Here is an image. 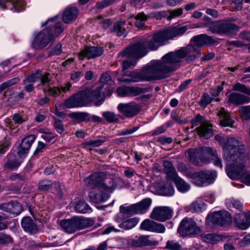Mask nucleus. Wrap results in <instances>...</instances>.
I'll use <instances>...</instances> for the list:
<instances>
[{"mask_svg": "<svg viewBox=\"0 0 250 250\" xmlns=\"http://www.w3.org/2000/svg\"><path fill=\"white\" fill-rule=\"evenodd\" d=\"M94 222L93 218L76 216L70 219L62 220L60 225L64 231L68 233H73L77 230L92 227Z\"/></svg>", "mask_w": 250, "mask_h": 250, "instance_id": "obj_4", "label": "nucleus"}, {"mask_svg": "<svg viewBox=\"0 0 250 250\" xmlns=\"http://www.w3.org/2000/svg\"><path fill=\"white\" fill-rule=\"evenodd\" d=\"M200 229L195 221L191 218H185L180 224L178 229V233L182 236L198 233Z\"/></svg>", "mask_w": 250, "mask_h": 250, "instance_id": "obj_13", "label": "nucleus"}, {"mask_svg": "<svg viewBox=\"0 0 250 250\" xmlns=\"http://www.w3.org/2000/svg\"><path fill=\"white\" fill-rule=\"evenodd\" d=\"M213 99V98L210 97L208 93H204L200 101V104L202 106L206 107Z\"/></svg>", "mask_w": 250, "mask_h": 250, "instance_id": "obj_56", "label": "nucleus"}, {"mask_svg": "<svg viewBox=\"0 0 250 250\" xmlns=\"http://www.w3.org/2000/svg\"><path fill=\"white\" fill-rule=\"evenodd\" d=\"M127 76L130 77L133 83L141 81V73L139 71H133L126 74Z\"/></svg>", "mask_w": 250, "mask_h": 250, "instance_id": "obj_59", "label": "nucleus"}, {"mask_svg": "<svg viewBox=\"0 0 250 250\" xmlns=\"http://www.w3.org/2000/svg\"><path fill=\"white\" fill-rule=\"evenodd\" d=\"M216 177V171L212 170L200 171L190 175L192 182L197 186L201 187L211 184Z\"/></svg>", "mask_w": 250, "mask_h": 250, "instance_id": "obj_8", "label": "nucleus"}, {"mask_svg": "<svg viewBox=\"0 0 250 250\" xmlns=\"http://www.w3.org/2000/svg\"><path fill=\"white\" fill-rule=\"evenodd\" d=\"M190 208L193 211L200 212L206 209V205L202 201H196L191 204Z\"/></svg>", "mask_w": 250, "mask_h": 250, "instance_id": "obj_44", "label": "nucleus"}, {"mask_svg": "<svg viewBox=\"0 0 250 250\" xmlns=\"http://www.w3.org/2000/svg\"><path fill=\"white\" fill-rule=\"evenodd\" d=\"M192 127L194 126H197L199 124L200 126L197 127L196 129L197 131L198 134L204 139H208L212 137L213 135L211 126L204 120L203 116L198 114L192 121Z\"/></svg>", "mask_w": 250, "mask_h": 250, "instance_id": "obj_11", "label": "nucleus"}, {"mask_svg": "<svg viewBox=\"0 0 250 250\" xmlns=\"http://www.w3.org/2000/svg\"><path fill=\"white\" fill-rule=\"evenodd\" d=\"M193 44L200 48L205 45H210L214 43L213 40L206 34H201L193 38Z\"/></svg>", "mask_w": 250, "mask_h": 250, "instance_id": "obj_30", "label": "nucleus"}, {"mask_svg": "<svg viewBox=\"0 0 250 250\" xmlns=\"http://www.w3.org/2000/svg\"><path fill=\"white\" fill-rule=\"evenodd\" d=\"M173 211L167 206H158L153 208L150 217L160 222H165L170 219L173 215Z\"/></svg>", "mask_w": 250, "mask_h": 250, "instance_id": "obj_14", "label": "nucleus"}, {"mask_svg": "<svg viewBox=\"0 0 250 250\" xmlns=\"http://www.w3.org/2000/svg\"><path fill=\"white\" fill-rule=\"evenodd\" d=\"M117 93L120 97H134L141 94V88L134 86H121L117 88Z\"/></svg>", "mask_w": 250, "mask_h": 250, "instance_id": "obj_23", "label": "nucleus"}, {"mask_svg": "<svg viewBox=\"0 0 250 250\" xmlns=\"http://www.w3.org/2000/svg\"><path fill=\"white\" fill-rule=\"evenodd\" d=\"M7 162L5 167L9 169H14L18 167L21 165V161L14 154H9L7 156Z\"/></svg>", "mask_w": 250, "mask_h": 250, "instance_id": "obj_35", "label": "nucleus"}, {"mask_svg": "<svg viewBox=\"0 0 250 250\" xmlns=\"http://www.w3.org/2000/svg\"><path fill=\"white\" fill-rule=\"evenodd\" d=\"M21 225L23 229L27 232L31 233L37 232V226L30 217L23 218L21 220Z\"/></svg>", "mask_w": 250, "mask_h": 250, "instance_id": "obj_32", "label": "nucleus"}, {"mask_svg": "<svg viewBox=\"0 0 250 250\" xmlns=\"http://www.w3.org/2000/svg\"><path fill=\"white\" fill-rule=\"evenodd\" d=\"M6 2L12 5L10 9L14 11L20 12L24 9V2L23 0H0V8H7Z\"/></svg>", "mask_w": 250, "mask_h": 250, "instance_id": "obj_26", "label": "nucleus"}, {"mask_svg": "<svg viewBox=\"0 0 250 250\" xmlns=\"http://www.w3.org/2000/svg\"><path fill=\"white\" fill-rule=\"evenodd\" d=\"M234 91H240L250 95V87L239 83H237L233 86Z\"/></svg>", "mask_w": 250, "mask_h": 250, "instance_id": "obj_50", "label": "nucleus"}, {"mask_svg": "<svg viewBox=\"0 0 250 250\" xmlns=\"http://www.w3.org/2000/svg\"><path fill=\"white\" fill-rule=\"evenodd\" d=\"M103 116L109 123H115L119 121L118 116L112 112H104L103 113Z\"/></svg>", "mask_w": 250, "mask_h": 250, "instance_id": "obj_52", "label": "nucleus"}, {"mask_svg": "<svg viewBox=\"0 0 250 250\" xmlns=\"http://www.w3.org/2000/svg\"><path fill=\"white\" fill-rule=\"evenodd\" d=\"M105 177V173L103 172H95L84 179L85 185L90 188L102 187L103 182Z\"/></svg>", "mask_w": 250, "mask_h": 250, "instance_id": "obj_17", "label": "nucleus"}, {"mask_svg": "<svg viewBox=\"0 0 250 250\" xmlns=\"http://www.w3.org/2000/svg\"><path fill=\"white\" fill-rule=\"evenodd\" d=\"M25 178L26 177L23 173L13 174L9 177L11 181L17 182L23 181L25 179Z\"/></svg>", "mask_w": 250, "mask_h": 250, "instance_id": "obj_64", "label": "nucleus"}, {"mask_svg": "<svg viewBox=\"0 0 250 250\" xmlns=\"http://www.w3.org/2000/svg\"><path fill=\"white\" fill-rule=\"evenodd\" d=\"M106 137L105 136H100L96 140H91L87 141L84 143L85 146H90L92 147H98L103 145L106 142Z\"/></svg>", "mask_w": 250, "mask_h": 250, "instance_id": "obj_43", "label": "nucleus"}, {"mask_svg": "<svg viewBox=\"0 0 250 250\" xmlns=\"http://www.w3.org/2000/svg\"><path fill=\"white\" fill-rule=\"evenodd\" d=\"M104 53L102 47L86 46L79 53L80 57L87 58L88 59H93L101 56Z\"/></svg>", "mask_w": 250, "mask_h": 250, "instance_id": "obj_20", "label": "nucleus"}, {"mask_svg": "<svg viewBox=\"0 0 250 250\" xmlns=\"http://www.w3.org/2000/svg\"><path fill=\"white\" fill-rule=\"evenodd\" d=\"M20 79L18 78H14L0 84V92L3 91L8 87L12 86L19 82Z\"/></svg>", "mask_w": 250, "mask_h": 250, "instance_id": "obj_53", "label": "nucleus"}, {"mask_svg": "<svg viewBox=\"0 0 250 250\" xmlns=\"http://www.w3.org/2000/svg\"><path fill=\"white\" fill-rule=\"evenodd\" d=\"M62 52V45L59 43L56 44L49 52V56L60 55Z\"/></svg>", "mask_w": 250, "mask_h": 250, "instance_id": "obj_61", "label": "nucleus"}, {"mask_svg": "<svg viewBox=\"0 0 250 250\" xmlns=\"http://www.w3.org/2000/svg\"><path fill=\"white\" fill-rule=\"evenodd\" d=\"M214 138L223 146L224 158L228 163L226 167V172L228 174V170L231 168L233 162L231 157H240L241 155L243 160H245L248 156L247 153L243 144L234 138H228L226 142L223 136L216 135Z\"/></svg>", "mask_w": 250, "mask_h": 250, "instance_id": "obj_2", "label": "nucleus"}, {"mask_svg": "<svg viewBox=\"0 0 250 250\" xmlns=\"http://www.w3.org/2000/svg\"><path fill=\"white\" fill-rule=\"evenodd\" d=\"M40 83L38 84L37 87L42 89L44 92H46L48 88L51 86L52 76L49 73H45L43 74H42V71L40 70Z\"/></svg>", "mask_w": 250, "mask_h": 250, "instance_id": "obj_29", "label": "nucleus"}, {"mask_svg": "<svg viewBox=\"0 0 250 250\" xmlns=\"http://www.w3.org/2000/svg\"><path fill=\"white\" fill-rule=\"evenodd\" d=\"M239 157H231L233 162L231 168L228 170V176L232 179H241L244 183L250 186V174L246 169L245 160L241 155Z\"/></svg>", "mask_w": 250, "mask_h": 250, "instance_id": "obj_3", "label": "nucleus"}, {"mask_svg": "<svg viewBox=\"0 0 250 250\" xmlns=\"http://www.w3.org/2000/svg\"><path fill=\"white\" fill-rule=\"evenodd\" d=\"M221 211L214 212L212 214H208L207 217V221L208 223L210 222L213 224L219 225L220 219L221 217Z\"/></svg>", "mask_w": 250, "mask_h": 250, "instance_id": "obj_46", "label": "nucleus"}, {"mask_svg": "<svg viewBox=\"0 0 250 250\" xmlns=\"http://www.w3.org/2000/svg\"><path fill=\"white\" fill-rule=\"evenodd\" d=\"M163 165L164 167V171L166 173L170 175L173 177L176 176L175 169L171 162L168 161H165Z\"/></svg>", "mask_w": 250, "mask_h": 250, "instance_id": "obj_48", "label": "nucleus"}, {"mask_svg": "<svg viewBox=\"0 0 250 250\" xmlns=\"http://www.w3.org/2000/svg\"><path fill=\"white\" fill-rule=\"evenodd\" d=\"M103 86H99L94 89L85 88V90L88 91L87 97L89 99V103L93 102L96 105L101 104L104 99V93L103 91Z\"/></svg>", "mask_w": 250, "mask_h": 250, "instance_id": "obj_18", "label": "nucleus"}, {"mask_svg": "<svg viewBox=\"0 0 250 250\" xmlns=\"http://www.w3.org/2000/svg\"><path fill=\"white\" fill-rule=\"evenodd\" d=\"M12 119L15 124L21 125L27 121L28 118L26 115L17 113L13 115Z\"/></svg>", "mask_w": 250, "mask_h": 250, "instance_id": "obj_54", "label": "nucleus"}, {"mask_svg": "<svg viewBox=\"0 0 250 250\" xmlns=\"http://www.w3.org/2000/svg\"><path fill=\"white\" fill-rule=\"evenodd\" d=\"M216 150L213 148L203 146L197 149L196 151V156L197 159L191 160L192 162L197 166H202L209 162L210 159L215 156Z\"/></svg>", "mask_w": 250, "mask_h": 250, "instance_id": "obj_12", "label": "nucleus"}, {"mask_svg": "<svg viewBox=\"0 0 250 250\" xmlns=\"http://www.w3.org/2000/svg\"><path fill=\"white\" fill-rule=\"evenodd\" d=\"M0 209L10 214L17 215L21 213L22 207L19 202L11 201L8 203L0 205Z\"/></svg>", "mask_w": 250, "mask_h": 250, "instance_id": "obj_24", "label": "nucleus"}, {"mask_svg": "<svg viewBox=\"0 0 250 250\" xmlns=\"http://www.w3.org/2000/svg\"><path fill=\"white\" fill-rule=\"evenodd\" d=\"M88 91L83 90L79 91L67 99L64 103L65 107L68 108L82 107L89 104V99L87 97Z\"/></svg>", "mask_w": 250, "mask_h": 250, "instance_id": "obj_9", "label": "nucleus"}, {"mask_svg": "<svg viewBox=\"0 0 250 250\" xmlns=\"http://www.w3.org/2000/svg\"><path fill=\"white\" fill-rule=\"evenodd\" d=\"M54 126L57 131V132L59 133H62L64 131V128L62 123L61 120L59 119H55Z\"/></svg>", "mask_w": 250, "mask_h": 250, "instance_id": "obj_63", "label": "nucleus"}, {"mask_svg": "<svg viewBox=\"0 0 250 250\" xmlns=\"http://www.w3.org/2000/svg\"><path fill=\"white\" fill-rule=\"evenodd\" d=\"M120 210L125 216H131L141 210V202L128 206H126L125 205H122L120 207Z\"/></svg>", "mask_w": 250, "mask_h": 250, "instance_id": "obj_28", "label": "nucleus"}, {"mask_svg": "<svg viewBox=\"0 0 250 250\" xmlns=\"http://www.w3.org/2000/svg\"><path fill=\"white\" fill-rule=\"evenodd\" d=\"M228 102L236 105L243 104L249 103L250 98L240 93L232 92L229 94H227Z\"/></svg>", "mask_w": 250, "mask_h": 250, "instance_id": "obj_25", "label": "nucleus"}, {"mask_svg": "<svg viewBox=\"0 0 250 250\" xmlns=\"http://www.w3.org/2000/svg\"><path fill=\"white\" fill-rule=\"evenodd\" d=\"M234 91H240L250 95V87L239 83H237L233 86Z\"/></svg>", "mask_w": 250, "mask_h": 250, "instance_id": "obj_49", "label": "nucleus"}, {"mask_svg": "<svg viewBox=\"0 0 250 250\" xmlns=\"http://www.w3.org/2000/svg\"><path fill=\"white\" fill-rule=\"evenodd\" d=\"M234 221L236 227L240 229H247L250 226V220L247 216L242 214L236 216L235 217Z\"/></svg>", "mask_w": 250, "mask_h": 250, "instance_id": "obj_33", "label": "nucleus"}, {"mask_svg": "<svg viewBox=\"0 0 250 250\" xmlns=\"http://www.w3.org/2000/svg\"><path fill=\"white\" fill-rule=\"evenodd\" d=\"M169 33L167 29L161 31L155 34L153 37H149L142 42V57L146 55L149 51L157 49L160 45L170 39Z\"/></svg>", "mask_w": 250, "mask_h": 250, "instance_id": "obj_5", "label": "nucleus"}, {"mask_svg": "<svg viewBox=\"0 0 250 250\" xmlns=\"http://www.w3.org/2000/svg\"><path fill=\"white\" fill-rule=\"evenodd\" d=\"M189 28L188 25H177L167 29L170 39L172 40L176 37L183 35Z\"/></svg>", "mask_w": 250, "mask_h": 250, "instance_id": "obj_34", "label": "nucleus"}, {"mask_svg": "<svg viewBox=\"0 0 250 250\" xmlns=\"http://www.w3.org/2000/svg\"><path fill=\"white\" fill-rule=\"evenodd\" d=\"M163 194L165 196H172L174 193V189L171 185H166L162 188Z\"/></svg>", "mask_w": 250, "mask_h": 250, "instance_id": "obj_60", "label": "nucleus"}, {"mask_svg": "<svg viewBox=\"0 0 250 250\" xmlns=\"http://www.w3.org/2000/svg\"><path fill=\"white\" fill-rule=\"evenodd\" d=\"M120 55L123 58L127 59L123 62V70L135 66L138 59L141 57L140 42L130 44L120 53Z\"/></svg>", "mask_w": 250, "mask_h": 250, "instance_id": "obj_6", "label": "nucleus"}, {"mask_svg": "<svg viewBox=\"0 0 250 250\" xmlns=\"http://www.w3.org/2000/svg\"><path fill=\"white\" fill-rule=\"evenodd\" d=\"M217 114L219 118L221 125L230 127L233 126L234 121L230 118L229 113L227 112L224 108H221Z\"/></svg>", "mask_w": 250, "mask_h": 250, "instance_id": "obj_27", "label": "nucleus"}, {"mask_svg": "<svg viewBox=\"0 0 250 250\" xmlns=\"http://www.w3.org/2000/svg\"><path fill=\"white\" fill-rule=\"evenodd\" d=\"M53 187V183L48 180H42L38 183V189L40 191H47Z\"/></svg>", "mask_w": 250, "mask_h": 250, "instance_id": "obj_47", "label": "nucleus"}, {"mask_svg": "<svg viewBox=\"0 0 250 250\" xmlns=\"http://www.w3.org/2000/svg\"><path fill=\"white\" fill-rule=\"evenodd\" d=\"M158 241L155 240L149 235L142 236V246H153L158 244Z\"/></svg>", "mask_w": 250, "mask_h": 250, "instance_id": "obj_45", "label": "nucleus"}, {"mask_svg": "<svg viewBox=\"0 0 250 250\" xmlns=\"http://www.w3.org/2000/svg\"><path fill=\"white\" fill-rule=\"evenodd\" d=\"M239 28L235 24L227 21H219L211 23L209 30L214 34L230 35L238 31Z\"/></svg>", "mask_w": 250, "mask_h": 250, "instance_id": "obj_10", "label": "nucleus"}, {"mask_svg": "<svg viewBox=\"0 0 250 250\" xmlns=\"http://www.w3.org/2000/svg\"><path fill=\"white\" fill-rule=\"evenodd\" d=\"M183 57L180 49L169 52L160 60L152 61L150 65L142 69V81H151L166 78L169 73L179 68Z\"/></svg>", "mask_w": 250, "mask_h": 250, "instance_id": "obj_1", "label": "nucleus"}, {"mask_svg": "<svg viewBox=\"0 0 250 250\" xmlns=\"http://www.w3.org/2000/svg\"><path fill=\"white\" fill-rule=\"evenodd\" d=\"M44 92L47 93L49 95L53 97H57L61 94L59 86L51 87V86H50L48 88L47 90Z\"/></svg>", "mask_w": 250, "mask_h": 250, "instance_id": "obj_62", "label": "nucleus"}, {"mask_svg": "<svg viewBox=\"0 0 250 250\" xmlns=\"http://www.w3.org/2000/svg\"><path fill=\"white\" fill-rule=\"evenodd\" d=\"M69 117L78 122H90L89 114L86 112H73L69 114Z\"/></svg>", "mask_w": 250, "mask_h": 250, "instance_id": "obj_37", "label": "nucleus"}, {"mask_svg": "<svg viewBox=\"0 0 250 250\" xmlns=\"http://www.w3.org/2000/svg\"><path fill=\"white\" fill-rule=\"evenodd\" d=\"M118 0H104L101 2H97L95 7L98 9H102L108 5L117 1Z\"/></svg>", "mask_w": 250, "mask_h": 250, "instance_id": "obj_57", "label": "nucleus"}, {"mask_svg": "<svg viewBox=\"0 0 250 250\" xmlns=\"http://www.w3.org/2000/svg\"><path fill=\"white\" fill-rule=\"evenodd\" d=\"M183 9L182 8H179L174 10L168 11L167 14V20L170 21L172 19L177 18L182 15Z\"/></svg>", "mask_w": 250, "mask_h": 250, "instance_id": "obj_51", "label": "nucleus"}, {"mask_svg": "<svg viewBox=\"0 0 250 250\" xmlns=\"http://www.w3.org/2000/svg\"><path fill=\"white\" fill-rule=\"evenodd\" d=\"M40 77V69H38L35 73L28 75L23 80V89L27 92H31L35 89L34 83L39 80Z\"/></svg>", "mask_w": 250, "mask_h": 250, "instance_id": "obj_21", "label": "nucleus"}, {"mask_svg": "<svg viewBox=\"0 0 250 250\" xmlns=\"http://www.w3.org/2000/svg\"><path fill=\"white\" fill-rule=\"evenodd\" d=\"M183 59L186 58V61L189 63L199 58L201 55V50L199 47L190 44L185 47L180 48Z\"/></svg>", "mask_w": 250, "mask_h": 250, "instance_id": "obj_15", "label": "nucleus"}, {"mask_svg": "<svg viewBox=\"0 0 250 250\" xmlns=\"http://www.w3.org/2000/svg\"><path fill=\"white\" fill-rule=\"evenodd\" d=\"M166 248L170 250H182V246L176 241L169 240L167 242Z\"/></svg>", "mask_w": 250, "mask_h": 250, "instance_id": "obj_55", "label": "nucleus"}, {"mask_svg": "<svg viewBox=\"0 0 250 250\" xmlns=\"http://www.w3.org/2000/svg\"><path fill=\"white\" fill-rule=\"evenodd\" d=\"M142 229L158 233L165 232V227L162 224L146 219L142 222Z\"/></svg>", "mask_w": 250, "mask_h": 250, "instance_id": "obj_19", "label": "nucleus"}, {"mask_svg": "<svg viewBox=\"0 0 250 250\" xmlns=\"http://www.w3.org/2000/svg\"><path fill=\"white\" fill-rule=\"evenodd\" d=\"M78 14V9L75 7H67L64 12L62 20L64 23H70L74 20Z\"/></svg>", "mask_w": 250, "mask_h": 250, "instance_id": "obj_31", "label": "nucleus"}, {"mask_svg": "<svg viewBox=\"0 0 250 250\" xmlns=\"http://www.w3.org/2000/svg\"><path fill=\"white\" fill-rule=\"evenodd\" d=\"M220 221L219 225L223 228H226L231 223L232 218L229 212L226 211H222Z\"/></svg>", "mask_w": 250, "mask_h": 250, "instance_id": "obj_38", "label": "nucleus"}, {"mask_svg": "<svg viewBox=\"0 0 250 250\" xmlns=\"http://www.w3.org/2000/svg\"><path fill=\"white\" fill-rule=\"evenodd\" d=\"M116 187L117 185L112 178L105 177L102 185V188L106 191L112 192Z\"/></svg>", "mask_w": 250, "mask_h": 250, "instance_id": "obj_40", "label": "nucleus"}, {"mask_svg": "<svg viewBox=\"0 0 250 250\" xmlns=\"http://www.w3.org/2000/svg\"><path fill=\"white\" fill-rule=\"evenodd\" d=\"M139 219L134 218L126 220L119 225V227L125 229H129L135 227L138 223Z\"/></svg>", "mask_w": 250, "mask_h": 250, "instance_id": "obj_42", "label": "nucleus"}, {"mask_svg": "<svg viewBox=\"0 0 250 250\" xmlns=\"http://www.w3.org/2000/svg\"><path fill=\"white\" fill-rule=\"evenodd\" d=\"M117 108L125 116L132 117L139 112L140 105L133 102L127 104L121 103L118 104Z\"/></svg>", "mask_w": 250, "mask_h": 250, "instance_id": "obj_16", "label": "nucleus"}, {"mask_svg": "<svg viewBox=\"0 0 250 250\" xmlns=\"http://www.w3.org/2000/svg\"><path fill=\"white\" fill-rule=\"evenodd\" d=\"M35 139L36 136L34 135H30L22 140L18 151V154L20 157L28 153L31 145Z\"/></svg>", "mask_w": 250, "mask_h": 250, "instance_id": "obj_22", "label": "nucleus"}, {"mask_svg": "<svg viewBox=\"0 0 250 250\" xmlns=\"http://www.w3.org/2000/svg\"><path fill=\"white\" fill-rule=\"evenodd\" d=\"M174 182L176 185L177 189L181 192L185 193L188 191L190 186L180 177L175 176L173 177Z\"/></svg>", "mask_w": 250, "mask_h": 250, "instance_id": "obj_36", "label": "nucleus"}, {"mask_svg": "<svg viewBox=\"0 0 250 250\" xmlns=\"http://www.w3.org/2000/svg\"><path fill=\"white\" fill-rule=\"evenodd\" d=\"M75 210L80 213H85L91 211V208L85 202L80 201L75 206Z\"/></svg>", "mask_w": 250, "mask_h": 250, "instance_id": "obj_41", "label": "nucleus"}, {"mask_svg": "<svg viewBox=\"0 0 250 250\" xmlns=\"http://www.w3.org/2000/svg\"><path fill=\"white\" fill-rule=\"evenodd\" d=\"M151 204L152 200L150 198H146L142 200V213L146 212Z\"/></svg>", "mask_w": 250, "mask_h": 250, "instance_id": "obj_58", "label": "nucleus"}, {"mask_svg": "<svg viewBox=\"0 0 250 250\" xmlns=\"http://www.w3.org/2000/svg\"><path fill=\"white\" fill-rule=\"evenodd\" d=\"M125 24V21H117L114 24L112 31L116 32L118 36L124 35L126 33Z\"/></svg>", "mask_w": 250, "mask_h": 250, "instance_id": "obj_39", "label": "nucleus"}, {"mask_svg": "<svg viewBox=\"0 0 250 250\" xmlns=\"http://www.w3.org/2000/svg\"><path fill=\"white\" fill-rule=\"evenodd\" d=\"M55 37L52 29L47 27L38 33L34 38L32 46L36 50L42 49L46 47L49 43H53Z\"/></svg>", "mask_w": 250, "mask_h": 250, "instance_id": "obj_7", "label": "nucleus"}]
</instances>
